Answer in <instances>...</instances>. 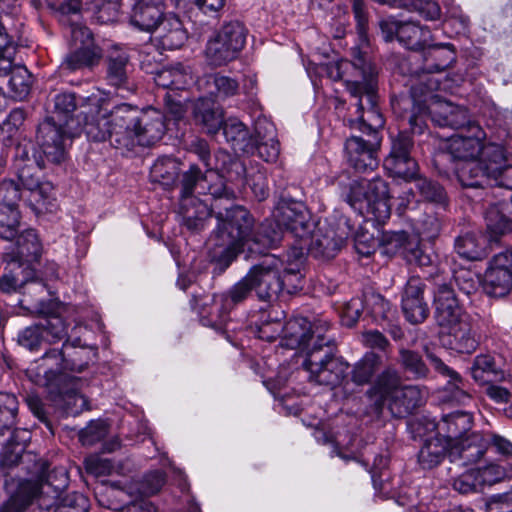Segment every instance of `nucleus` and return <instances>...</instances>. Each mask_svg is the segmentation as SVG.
Returning a JSON list of instances; mask_svg holds the SVG:
<instances>
[{
    "instance_id": "obj_59",
    "label": "nucleus",
    "mask_w": 512,
    "mask_h": 512,
    "mask_svg": "<svg viewBox=\"0 0 512 512\" xmlns=\"http://www.w3.org/2000/svg\"><path fill=\"white\" fill-rule=\"evenodd\" d=\"M40 325L45 330L46 343H57L67 336V326L60 316H51Z\"/></svg>"
},
{
    "instance_id": "obj_4",
    "label": "nucleus",
    "mask_w": 512,
    "mask_h": 512,
    "mask_svg": "<svg viewBox=\"0 0 512 512\" xmlns=\"http://www.w3.org/2000/svg\"><path fill=\"white\" fill-rule=\"evenodd\" d=\"M274 220L277 229L272 222L266 221L254 231V219L252 218L247 235L239 241L233 256L229 257L228 250L223 249L215 252L214 259L227 267L245 248L251 253L262 254L266 249L276 246L282 240L284 230L300 241L305 240L311 232L309 215L300 202H281L274 212Z\"/></svg>"
},
{
    "instance_id": "obj_6",
    "label": "nucleus",
    "mask_w": 512,
    "mask_h": 512,
    "mask_svg": "<svg viewBox=\"0 0 512 512\" xmlns=\"http://www.w3.org/2000/svg\"><path fill=\"white\" fill-rule=\"evenodd\" d=\"M370 396L379 413L386 407L392 416L403 418L424 403L426 392L416 385H403L399 373L387 369L377 377Z\"/></svg>"
},
{
    "instance_id": "obj_49",
    "label": "nucleus",
    "mask_w": 512,
    "mask_h": 512,
    "mask_svg": "<svg viewBox=\"0 0 512 512\" xmlns=\"http://www.w3.org/2000/svg\"><path fill=\"white\" fill-rule=\"evenodd\" d=\"M427 33L414 22H404L398 28V40L409 49H417L425 41Z\"/></svg>"
},
{
    "instance_id": "obj_46",
    "label": "nucleus",
    "mask_w": 512,
    "mask_h": 512,
    "mask_svg": "<svg viewBox=\"0 0 512 512\" xmlns=\"http://www.w3.org/2000/svg\"><path fill=\"white\" fill-rule=\"evenodd\" d=\"M23 188L14 180L5 179L0 183V211L18 210V202L24 200Z\"/></svg>"
},
{
    "instance_id": "obj_1",
    "label": "nucleus",
    "mask_w": 512,
    "mask_h": 512,
    "mask_svg": "<svg viewBox=\"0 0 512 512\" xmlns=\"http://www.w3.org/2000/svg\"><path fill=\"white\" fill-rule=\"evenodd\" d=\"M222 160L223 166L206 169L192 164L183 174L181 181L180 210L189 229L201 230L204 221L215 215L218 223L214 235L210 238L215 246V252L228 250L232 257L239 241L244 239L252 223V216L244 207L232 203L233 192L224 186L221 174L232 178V173L241 177L244 172L243 164L232 159L226 153L217 155V161Z\"/></svg>"
},
{
    "instance_id": "obj_10",
    "label": "nucleus",
    "mask_w": 512,
    "mask_h": 512,
    "mask_svg": "<svg viewBox=\"0 0 512 512\" xmlns=\"http://www.w3.org/2000/svg\"><path fill=\"white\" fill-rule=\"evenodd\" d=\"M504 160V148L499 144H489L484 150V158L452 163V169L463 188H479L489 179L497 177Z\"/></svg>"
},
{
    "instance_id": "obj_35",
    "label": "nucleus",
    "mask_w": 512,
    "mask_h": 512,
    "mask_svg": "<svg viewBox=\"0 0 512 512\" xmlns=\"http://www.w3.org/2000/svg\"><path fill=\"white\" fill-rule=\"evenodd\" d=\"M407 235L405 232H394L384 236L383 244L385 253L394 254L401 248L404 249V256L411 264H416L418 259L425 253L418 242H406Z\"/></svg>"
},
{
    "instance_id": "obj_13",
    "label": "nucleus",
    "mask_w": 512,
    "mask_h": 512,
    "mask_svg": "<svg viewBox=\"0 0 512 512\" xmlns=\"http://www.w3.org/2000/svg\"><path fill=\"white\" fill-rule=\"evenodd\" d=\"M327 321H318L313 325L304 317H294L284 323L281 345L290 349L307 348L310 349L318 343L325 341L324 333L328 330Z\"/></svg>"
},
{
    "instance_id": "obj_63",
    "label": "nucleus",
    "mask_w": 512,
    "mask_h": 512,
    "mask_svg": "<svg viewBox=\"0 0 512 512\" xmlns=\"http://www.w3.org/2000/svg\"><path fill=\"white\" fill-rule=\"evenodd\" d=\"M477 476L483 489L486 485H493L505 478V470L497 464H489L482 468H476Z\"/></svg>"
},
{
    "instance_id": "obj_50",
    "label": "nucleus",
    "mask_w": 512,
    "mask_h": 512,
    "mask_svg": "<svg viewBox=\"0 0 512 512\" xmlns=\"http://www.w3.org/2000/svg\"><path fill=\"white\" fill-rule=\"evenodd\" d=\"M79 13L77 16L69 14L66 17L65 22H61L63 25L68 26L71 41L74 46L77 47H93V38L91 31L86 27L78 23Z\"/></svg>"
},
{
    "instance_id": "obj_37",
    "label": "nucleus",
    "mask_w": 512,
    "mask_h": 512,
    "mask_svg": "<svg viewBox=\"0 0 512 512\" xmlns=\"http://www.w3.org/2000/svg\"><path fill=\"white\" fill-rule=\"evenodd\" d=\"M449 447V443L438 436L427 439L418 453L419 465L425 470L435 468L443 461Z\"/></svg>"
},
{
    "instance_id": "obj_52",
    "label": "nucleus",
    "mask_w": 512,
    "mask_h": 512,
    "mask_svg": "<svg viewBox=\"0 0 512 512\" xmlns=\"http://www.w3.org/2000/svg\"><path fill=\"white\" fill-rule=\"evenodd\" d=\"M17 246L21 256L37 259L41 254V243L33 229H28L17 238Z\"/></svg>"
},
{
    "instance_id": "obj_29",
    "label": "nucleus",
    "mask_w": 512,
    "mask_h": 512,
    "mask_svg": "<svg viewBox=\"0 0 512 512\" xmlns=\"http://www.w3.org/2000/svg\"><path fill=\"white\" fill-rule=\"evenodd\" d=\"M223 134L235 152L253 153L255 139L248 128L237 118H228L223 125Z\"/></svg>"
},
{
    "instance_id": "obj_53",
    "label": "nucleus",
    "mask_w": 512,
    "mask_h": 512,
    "mask_svg": "<svg viewBox=\"0 0 512 512\" xmlns=\"http://www.w3.org/2000/svg\"><path fill=\"white\" fill-rule=\"evenodd\" d=\"M54 505L53 512H87L89 502L83 494L72 492L55 501Z\"/></svg>"
},
{
    "instance_id": "obj_8",
    "label": "nucleus",
    "mask_w": 512,
    "mask_h": 512,
    "mask_svg": "<svg viewBox=\"0 0 512 512\" xmlns=\"http://www.w3.org/2000/svg\"><path fill=\"white\" fill-rule=\"evenodd\" d=\"M78 104L74 93H60L54 98V115L44 121L38 129L37 139L47 161L58 164L65 160V140L67 130L62 125L68 124V118L76 110Z\"/></svg>"
},
{
    "instance_id": "obj_41",
    "label": "nucleus",
    "mask_w": 512,
    "mask_h": 512,
    "mask_svg": "<svg viewBox=\"0 0 512 512\" xmlns=\"http://www.w3.org/2000/svg\"><path fill=\"white\" fill-rule=\"evenodd\" d=\"M485 220L490 241L497 242L502 236L512 233V219L503 214L498 205L487 209Z\"/></svg>"
},
{
    "instance_id": "obj_5",
    "label": "nucleus",
    "mask_w": 512,
    "mask_h": 512,
    "mask_svg": "<svg viewBox=\"0 0 512 512\" xmlns=\"http://www.w3.org/2000/svg\"><path fill=\"white\" fill-rule=\"evenodd\" d=\"M455 60V52L450 44H436L422 52H412L402 63V68H409L411 76L410 93L413 102L420 103L422 98L437 90L440 81L432 73H438L449 67Z\"/></svg>"
},
{
    "instance_id": "obj_28",
    "label": "nucleus",
    "mask_w": 512,
    "mask_h": 512,
    "mask_svg": "<svg viewBox=\"0 0 512 512\" xmlns=\"http://www.w3.org/2000/svg\"><path fill=\"white\" fill-rule=\"evenodd\" d=\"M163 12L162 0H137L131 14V23L142 31L151 32L161 24Z\"/></svg>"
},
{
    "instance_id": "obj_30",
    "label": "nucleus",
    "mask_w": 512,
    "mask_h": 512,
    "mask_svg": "<svg viewBox=\"0 0 512 512\" xmlns=\"http://www.w3.org/2000/svg\"><path fill=\"white\" fill-rule=\"evenodd\" d=\"M187 37V32L177 16L168 15L161 21L158 41L163 49L174 50L181 48Z\"/></svg>"
},
{
    "instance_id": "obj_15",
    "label": "nucleus",
    "mask_w": 512,
    "mask_h": 512,
    "mask_svg": "<svg viewBox=\"0 0 512 512\" xmlns=\"http://www.w3.org/2000/svg\"><path fill=\"white\" fill-rule=\"evenodd\" d=\"M441 341L450 350L470 354L479 345V335L467 317L442 328Z\"/></svg>"
},
{
    "instance_id": "obj_48",
    "label": "nucleus",
    "mask_w": 512,
    "mask_h": 512,
    "mask_svg": "<svg viewBox=\"0 0 512 512\" xmlns=\"http://www.w3.org/2000/svg\"><path fill=\"white\" fill-rule=\"evenodd\" d=\"M32 85V76L26 67L22 65L14 66L9 79V87L13 97L19 100L24 99L30 92Z\"/></svg>"
},
{
    "instance_id": "obj_57",
    "label": "nucleus",
    "mask_w": 512,
    "mask_h": 512,
    "mask_svg": "<svg viewBox=\"0 0 512 512\" xmlns=\"http://www.w3.org/2000/svg\"><path fill=\"white\" fill-rule=\"evenodd\" d=\"M415 187L420 195L427 201L444 203L446 199V194L442 186L432 180L418 178L416 179Z\"/></svg>"
},
{
    "instance_id": "obj_36",
    "label": "nucleus",
    "mask_w": 512,
    "mask_h": 512,
    "mask_svg": "<svg viewBox=\"0 0 512 512\" xmlns=\"http://www.w3.org/2000/svg\"><path fill=\"white\" fill-rule=\"evenodd\" d=\"M253 291L252 285L246 275L225 294L217 295L216 308L222 317L226 311H231L235 306L248 298Z\"/></svg>"
},
{
    "instance_id": "obj_22",
    "label": "nucleus",
    "mask_w": 512,
    "mask_h": 512,
    "mask_svg": "<svg viewBox=\"0 0 512 512\" xmlns=\"http://www.w3.org/2000/svg\"><path fill=\"white\" fill-rule=\"evenodd\" d=\"M431 365L440 374L449 378L444 391L442 400L453 402L459 405H465L471 401V395L466 391V382L460 374L449 368L440 358L430 354L428 355Z\"/></svg>"
},
{
    "instance_id": "obj_40",
    "label": "nucleus",
    "mask_w": 512,
    "mask_h": 512,
    "mask_svg": "<svg viewBox=\"0 0 512 512\" xmlns=\"http://www.w3.org/2000/svg\"><path fill=\"white\" fill-rule=\"evenodd\" d=\"M483 289L491 297H504L512 290V273L506 270L486 269Z\"/></svg>"
},
{
    "instance_id": "obj_33",
    "label": "nucleus",
    "mask_w": 512,
    "mask_h": 512,
    "mask_svg": "<svg viewBox=\"0 0 512 512\" xmlns=\"http://www.w3.org/2000/svg\"><path fill=\"white\" fill-rule=\"evenodd\" d=\"M197 87L209 95L218 97L234 96L239 88L237 81L218 73L208 74L197 80Z\"/></svg>"
},
{
    "instance_id": "obj_24",
    "label": "nucleus",
    "mask_w": 512,
    "mask_h": 512,
    "mask_svg": "<svg viewBox=\"0 0 512 512\" xmlns=\"http://www.w3.org/2000/svg\"><path fill=\"white\" fill-rule=\"evenodd\" d=\"M473 425L472 414L465 411H455L450 414L443 415L441 420L437 422L435 428L437 436L447 441L449 446H454L462 437L471 430Z\"/></svg>"
},
{
    "instance_id": "obj_7",
    "label": "nucleus",
    "mask_w": 512,
    "mask_h": 512,
    "mask_svg": "<svg viewBox=\"0 0 512 512\" xmlns=\"http://www.w3.org/2000/svg\"><path fill=\"white\" fill-rule=\"evenodd\" d=\"M86 363H77L67 359L63 349H49L26 370L29 379L38 386L45 387L51 397H63L69 394L68 383L73 380L70 372H81Z\"/></svg>"
},
{
    "instance_id": "obj_23",
    "label": "nucleus",
    "mask_w": 512,
    "mask_h": 512,
    "mask_svg": "<svg viewBox=\"0 0 512 512\" xmlns=\"http://www.w3.org/2000/svg\"><path fill=\"white\" fill-rule=\"evenodd\" d=\"M106 63L105 79L108 85L121 91L122 97L126 96L125 93H133L136 85L130 80L128 55L124 52H114L108 56Z\"/></svg>"
},
{
    "instance_id": "obj_44",
    "label": "nucleus",
    "mask_w": 512,
    "mask_h": 512,
    "mask_svg": "<svg viewBox=\"0 0 512 512\" xmlns=\"http://www.w3.org/2000/svg\"><path fill=\"white\" fill-rule=\"evenodd\" d=\"M398 363L403 371L413 379H424L429 374V368L422 359V356L413 350L400 348Z\"/></svg>"
},
{
    "instance_id": "obj_56",
    "label": "nucleus",
    "mask_w": 512,
    "mask_h": 512,
    "mask_svg": "<svg viewBox=\"0 0 512 512\" xmlns=\"http://www.w3.org/2000/svg\"><path fill=\"white\" fill-rule=\"evenodd\" d=\"M108 434V424L103 420L91 421L79 435L80 441L85 446H92L103 440Z\"/></svg>"
},
{
    "instance_id": "obj_64",
    "label": "nucleus",
    "mask_w": 512,
    "mask_h": 512,
    "mask_svg": "<svg viewBox=\"0 0 512 512\" xmlns=\"http://www.w3.org/2000/svg\"><path fill=\"white\" fill-rule=\"evenodd\" d=\"M440 228V220L434 214L423 215L416 224L417 233L428 240L434 239L439 234Z\"/></svg>"
},
{
    "instance_id": "obj_11",
    "label": "nucleus",
    "mask_w": 512,
    "mask_h": 512,
    "mask_svg": "<svg viewBox=\"0 0 512 512\" xmlns=\"http://www.w3.org/2000/svg\"><path fill=\"white\" fill-rule=\"evenodd\" d=\"M247 30L243 23L230 21L208 40L205 53L214 66H222L235 60L246 42Z\"/></svg>"
},
{
    "instance_id": "obj_38",
    "label": "nucleus",
    "mask_w": 512,
    "mask_h": 512,
    "mask_svg": "<svg viewBox=\"0 0 512 512\" xmlns=\"http://www.w3.org/2000/svg\"><path fill=\"white\" fill-rule=\"evenodd\" d=\"M453 447L457 448L463 464L470 465L482 459L487 450V441L483 434L472 433L466 439L458 441Z\"/></svg>"
},
{
    "instance_id": "obj_39",
    "label": "nucleus",
    "mask_w": 512,
    "mask_h": 512,
    "mask_svg": "<svg viewBox=\"0 0 512 512\" xmlns=\"http://www.w3.org/2000/svg\"><path fill=\"white\" fill-rule=\"evenodd\" d=\"M100 54L94 47H77L69 53L60 68L62 73L75 72L85 68H91L99 63Z\"/></svg>"
},
{
    "instance_id": "obj_9",
    "label": "nucleus",
    "mask_w": 512,
    "mask_h": 512,
    "mask_svg": "<svg viewBox=\"0 0 512 512\" xmlns=\"http://www.w3.org/2000/svg\"><path fill=\"white\" fill-rule=\"evenodd\" d=\"M303 367L309 373L311 382L334 388L345 378L349 364L335 356L330 340H326L308 349Z\"/></svg>"
},
{
    "instance_id": "obj_32",
    "label": "nucleus",
    "mask_w": 512,
    "mask_h": 512,
    "mask_svg": "<svg viewBox=\"0 0 512 512\" xmlns=\"http://www.w3.org/2000/svg\"><path fill=\"white\" fill-rule=\"evenodd\" d=\"M251 328L259 339L273 342L279 336H282L284 323L274 310H263L259 312L257 319L252 322Z\"/></svg>"
},
{
    "instance_id": "obj_60",
    "label": "nucleus",
    "mask_w": 512,
    "mask_h": 512,
    "mask_svg": "<svg viewBox=\"0 0 512 512\" xmlns=\"http://www.w3.org/2000/svg\"><path fill=\"white\" fill-rule=\"evenodd\" d=\"M400 7L414 10L427 20H437L441 15V8L434 0H407Z\"/></svg>"
},
{
    "instance_id": "obj_2",
    "label": "nucleus",
    "mask_w": 512,
    "mask_h": 512,
    "mask_svg": "<svg viewBox=\"0 0 512 512\" xmlns=\"http://www.w3.org/2000/svg\"><path fill=\"white\" fill-rule=\"evenodd\" d=\"M99 94H91L80 103L84 132L96 142L110 139L116 148L132 150L151 146L165 134L164 115L152 107L139 109L123 103L109 110Z\"/></svg>"
},
{
    "instance_id": "obj_31",
    "label": "nucleus",
    "mask_w": 512,
    "mask_h": 512,
    "mask_svg": "<svg viewBox=\"0 0 512 512\" xmlns=\"http://www.w3.org/2000/svg\"><path fill=\"white\" fill-rule=\"evenodd\" d=\"M470 374L478 385L504 380L505 373L499 368L493 356L480 354L476 356L470 367Z\"/></svg>"
},
{
    "instance_id": "obj_25",
    "label": "nucleus",
    "mask_w": 512,
    "mask_h": 512,
    "mask_svg": "<svg viewBox=\"0 0 512 512\" xmlns=\"http://www.w3.org/2000/svg\"><path fill=\"white\" fill-rule=\"evenodd\" d=\"M32 483L37 485L39 506L49 509L55 501L62 498V492L68 486L67 469L63 466L55 467L44 482L32 481Z\"/></svg>"
},
{
    "instance_id": "obj_47",
    "label": "nucleus",
    "mask_w": 512,
    "mask_h": 512,
    "mask_svg": "<svg viewBox=\"0 0 512 512\" xmlns=\"http://www.w3.org/2000/svg\"><path fill=\"white\" fill-rule=\"evenodd\" d=\"M380 357L373 353H366L355 365L352 370V380L358 385L367 384L378 367L380 366Z\"/></svg>"
},
{
    "instance_id": "obj_61",
    "label": "nucleus",
    "mask_w": 512,
    "mask_h": 512,
    "mask_svg": "<svg viewBox=\"0 0 512 512\" xmlns=\"http://www.w3.org/2000/svg\"><path fill=\"white\" fill-rule=\"evenodd\" d=\"M364 307L376 320L387 318L390 312V303L378 293L365 295Z\"/></svg>"
},
{
    "instance_id": "obj_26",
    "label": "nucleus",
    "mask_w": 512,
    "mask_h": 512,
    "mask_svg": "<svg viewBox=\"0 0 512 512\" xmlns=\"http://www.w3.org/2000/svg\"><path fill=\"white\" fill-rule=\"evenodd\" d=\"M23 186L24 201L36 213L52 212L55 208L53 187L50 183L30 184L25 181L24 175L19 176Z\"/></svg>"
},
{
    "instance_id": "obj_12",
    "label": "nucleus",
    "mask_w": 512,
    "mask_h": 512,
    "mask_svg": "<svg viewBox=\"0 0 512 512\" xmlns=\"http://www.w3.org/2000/svg\"><path fill=\"white\" fill-rule=\"evenodd\" d=\"M473 135H454L448 140L446 152L440 153L435 162L442 163L450 160L452 163L468 162L484 158V150L490 144L483 142L484 131L479 126H473Z\"/></svg>"
},
{
    "instance_id": "obj_17",
    "label": "nucleus",
    "mask_w": 512,
    "mask_h": 512,
    "mask_svg": "<svg viewBox=\"0 0 512 512\" xmlns=\"http://www.w3.org/2000/svg\"><path fill=\"white\" fill-rule=\"evenodd\" d=\"M436 284L437 289L434 297L435 318L441 329L467 318L468 315L460 307L451 286L446 283Z\"/></svg>"
},
{
    "instance_id": "obj_55",
    "label": "nucleus",
    "mask_w": 512,
    "mask_h": 512,
    "mask_svg": "<svg viewBox=\"0 0 512 512\" xmlns=\"http://www.w3.org/2000/svg\"><path fill=\"white\" fill-rule=\"evenodd\" d=\"M17 47L6 40L5 28L0 24V74H12Z\"/></svg>"
},
{
    "instance_id": "obj_62",
    "label": "nucleus",
    "mask_w": 512,
    "mask_h": 512,
    "mask_svg": "<svg viewBox=\"0 0 512 512\" xmlns=\"http://www.w3.org/2000/svg\"><path fill=\"white\" fill-rule=\"evenodd\" d=\"M363 213L371 216L377 223H384L391 215L389 198L370 200V202L364 203Z\"/></svg>"
},
{
    "instance_id": "obj_43",
    "label": "nucleus",
    "mask_w": 512,
    "mask_h": 512,
    "mask_svg": "<svg viewBox=\"0 0 512 512\" xmlns=\"http://www.w3.org/2000/svg\"><path fill=\"white\" fill-rule=\"evenodd\" d=\"M178 175L179 164L176 160L169 157L157 159L150 171L152 181L167 188L175 184Z\"/></svg>"
},
{
    "instance_id": "obj_20",
    "label": "nucleus",
    "mask_w": 512,
    "mask_h": 512,
    "mask_svg": "<svg viewBox=\"0 0 512 512\" xmlns=\"http://www.w3.org/2000/svg\"><path fill=\"white\" fill-rule=\"evenodd\" d=\"M81 10H95L101 23L113 21L117 16V4L105 0H67L56 9L60 22H65L69 14L77 16Z\"/></svg>"
},
{
    "instance_id": "obj_21",
    "label": "nucleus",
    "mask_w": 512,
    "mask_h": 512,
    "mask_svg": "<svg viewBox=\"0 0 512 512\" xmlns=\"http://www.w3.org/2000/svg\"><path fill=\"white\" fill-rule=\"evenodd\" d=\"M154 81L157 86L169 90L175 94L177 91H185L195 84V75L190 65L174 63L164 67L155 74Z\"/></svg>"
},
{
    "instance_id": "obj_3",
    "label": "nucleus",
    "mask_w": 512,
    "mask_h": 512,
    "mask_svg": "<svg viewBox=\"0 0 512 512\" xmlns=\"http://www.w3.org/2000/svg\"><path fill=\"white\" fill-rule=\"evenodd\" d=\"M351 66L352 79L346 80L349 93L356 98L357 119L349 120L350 127L358 129L366 136H351L345 142V153L349 164L358 172L374 170L378 167L377 149L381 138L376 127L383 126L381 115L374 109L377 88V71L374 65L359 51L354 54Z\"/></svg>"
},
{
    "instance_id": "obj_27",
    "label": "nucleus",
    "mask_w": 512,
    "mask_h": 512,
    "mask_svg": "<svg viewBox=\"0 0 512 512\" xmlns=\"http://www.w3.org/2000/svg\"><path fill=\"white\" fill-rule=\"evenodd\" d=\"M193 117L207 134H216L225 123L224 113L214 100L200 97L193 106Z\"/></svg>"
},
{
    "instance_id": "obj_19",
    "label": "nucleus",
    "mask_w": 512,
    "mask_h": 512,
    "mask_svg": "<svg viewBox=\"0 0 512 512\" xmlns=\"http://www.w3.org/2000/svg\"><path fill=\"white\" fill-rule=\"evenodd\" d=\"M430 100L426 110L436 125L459 129L468 123V112L465 108L439 100L437 96H431Z\"/></svg>"
},
{
    "instance_id": "obj_14",
    "label": "nucleus",
    "mask_w": 512,
    "mask_h": 512,
    "mask_svg": "<svg viewBox=\"0 0 512 512\" xmlns=\"http://www.w3.org/2000/svg\"><path fill=\"white\" fill-rule=\"evenodd\" d=\"M351 228L347 226L339 233L332 228H318L310 232L309 236L302 240L299 248L296 249L295 257L299 260L303 257V251L308 250L314 257L333 258L342 248L350 234Z\"/></svg>"
},
{
    "instance_id": "obj_51",
    "label": "nucleus",
    "mask_w": 512,
    "mask_h": 512,
    "mask_svg": "<svg viewBox=\"0 0 512 512\" xmlns=\"http://www.w3.org/2000/svg\"><path fill=\"white\" fill-rule=\"evenodd\" d=\"M402 310L406 319L412 324H419L426 320L429 315V308L423 299L402 298Z\"/></svg>"
},
{
    "instance_id": "obj_16",
    "label": "nucleus",
    "mask_w": 512,
    "mask_h": 512,
    "mask_svg": "<svg viewBox=\"0 0 512 512\" xmlns=\"http://www.w3.org/2000/svg\"><path fill=\"white\" fill-rule=\"evenodd\" d=\"M253 290L262 301H271L277 298L283 290V283L278 269L271 264L263 262L253 266L247 273Z\"/></svg>"
},
{
    "instance_id": "obj_18",
    "label": "nucleus",
    "mask_w": 512,
    "mask_h": 512,
    "mask_svg": "<svg viewBox=\"0 0 512 512\" xmlns=\"http://www.w3.org/2000/svg\"><path fill=\"white\" fill-rule=\"evenodd\" d=\"M381 198H389L388 185L383 179L374 178L372 180L353 181L346 200L354 210L363 214L364 203Z\"/></svg>"
},
{
    "instance_id": "obj_58",
    "label": "nucleus",
    "mask_w": 512,
    "mask_h": 512,
    "mask_svg": "<svg viewBox=\"0 0 512 512\" xmlns=\"http://www.w3.org/2000/svg\"><path fill=\"white\" fill-rule=\"evenodd\" d=\"M452 487L460 494H471L482 491L477 476V470L475 469H469L455 478L452 482Z\"/></svg>"
},
{
    "instance_id": "obj_45",
    "label": "nucleus",
    "mask_w": 512,
    "mask_h": 512,
    "mask_svg": "<svg viewBox=\"0 0 512 512\" xmlns=\"http://www.w3.org/2000/svg\"><path fill=\"white\" fill-rule=\"evenodd\" d=\"M385 169L394 177L410 181L417 174L418 165L412 157L387 156L384 160Z\"/></svg>"
},
{
    "instance_id": "obj_34",
    "label": "nucleus",
    "mask_w": 512,
    "mask_h": 512,
    "mask_svg": "<svg viewBox=\"0 0 512 512\" xmlns=\"http://www.w3.org/2000/svg\"><path fill=\"white\" fill-rule=\"evenodd\" d=\"M37 485L30 480L19 482L16 491L1 506L0 512H24L33 502L38 499Z\"/></svg>"
},
{
    "instance_id": "obj_42",
    "label": "nucleus",
    "mask_w": 512,
    "mask_h": 512,
    "mask_svg": "<svg viewBox=\"0 0 512 512\" xmlns=\"http://www.w3.org/2000/svg\"><path fill=\"white\" fill-rule=\"evenodd\" d=\"M455 250L460 257L470 261L481 260L487 255L485 241L473 233L458 237Z\"/></svg>"
},
{
    "instance_id": "obj_54",
    "label": "nucleus",
    "mask_w": 512,
    "mask_h": 512,
    "mask_svg": "<svg viewBox=\"0 0 512 512\" xmlns=\"http://www.w3.org/2000/svg\"><path fill=\"white\" fill-rule=\"evenodd\" d=\"M45 330L40 324L26 327L18 334V343L31 351L38 350L42 343H46Z\"/></svg>"
}]
</instances>
